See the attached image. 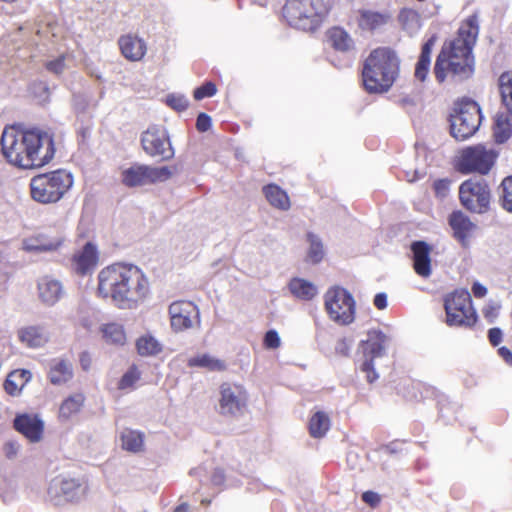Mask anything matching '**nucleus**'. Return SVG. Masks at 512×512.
<instances>
[{
    "mask_svg": "<svg viewBox=\"0 0 512 512\" xmlns=\"http://www.w3.org/2000/svg\"><path fill=\"white\" fill-rule=\"evenodd\" d=\"M4 157L23 169L42 167L55 154L52 134L39 128L5 127L0 139Z\"/></svg>",
    "mask_w": 512,
    "mask_h": 512,
    "instance_id": "nucleus-1",
    "label": "nucleus"
},
{
    "mask_svg": "<svg viewBox=\"0 0 512 512\" xmlns=\"http://www.w3.org/2000/svg\"><path fill=\"white\" fill-rule=\"evenodd\" d=\"M96 293L119 308H133L147 297L149 281L137 266L113 263L98 273Z\"/></svg>",
    "mask_w": 512,
    "mask_h": 512,
    "instance_id": "nucleus-2",
    "label": "nucleus"
},
{
    "mask_svg": "<svg viewBox=\"0 0 512 512\" xmlns=\"http://www.w3.org/2000/svg\"><path fill=\"white\" fill-rule=\"evenodd\" d=\"M479 33V21L477 15L467 18L460 27L458 36L443 45L437 56L434 74L439 83L447 76L457 81L470 78L474 73L473 47Z\"/></svg>",
    "mask_w": 512,
    "mask_h": 512,
    "instance_id": "nucleus-3",
    "label": "nucleus"
},
{
    "mask_svg": "<svg viewBox=\"0 0 512 512\" xmlns=\"http://www.w3.org/2000/svg\"><path fill=\"white\" fill-rule=\"evenodd\" d=\"M399 58L389 48L373 50L364 62L362 78L369 93L387 92L399 74Z\"/></svg>",
    "mask_w": 512,
    "mask_h": 512,
    "instance_id": "nucleus-4",
    "label": "nucleus"
},
{
    "mask_svg": "<svg viewBox=\"0 0 512 512\" xmlns=\"http://www.w3.org/2000/svg\"><path fill=\"white\" fill-rule=\"evenodd\" d=\"M329 10L324 0H287L283 16L288 24L303 31L315 30Z\"/></svg>",
    "mask_w": 512,
    "mask_h": 512,
    "instance_id": "nucleus-5",
    "label": "nucleus"
},
{
    "mask_svg": "<svg viewBox=\"0 0 512 512\" xmlns=\"http://www.w3.org/2000/svg\"><path fill=\"white\" fill-rule=\"evenodd\" d=\"M443 301L448 326L472 328L476 325L478 315L466 289H456L446 294Z\"/></svg>",
    "mask_w": 512,
    "mask_h": 512,
    "instance_id": "nucleus-6",
    "label": "nucleus"
},
{
    "mask_svg": "<svg viewBox=\"0 0 512 512\" xmlns=\"http://www.w3.org/2000/svg\"><path fill=\"white\" fill-rule=\"evenodd\" d=\"M482 120L479 105L471 99L455 103L450 115V131L456 140H466L478 130Z\"/></svg>",
    "mask_w": 512,
    "mask_h": 512,
    "instance_id": "nucleus-7",
    "label": "nucleus"
},
{
    "mask_svg": "<svg viewBox=\"0 0 512 512\" xmlns=\"http://www.w3.org/2000/svg\"><path fill=\"white\" fill-rule=\"evenodd\" d=\"M324 307L329 318L341 325L355 319V301L350 292L340 286L330 287L324 294Z\"/></svg>",
    "mask_w": 512,
    "mask_h": 512,
    "instance_id": "nucleus-8",
    "label": "nucleus"
},
{
    "mask_svg": "<svg viewBox=\"0 0 512 512\" xmlns=\"http://www.w3.org/2000/svg\"><path fill=\"white\" fill-rule=\"evenodd\" d=\"M218 401L220 415L239 417L247 411L249 394L241 384L223 382L219 386Z\"/></svg>",
    "mask_w": 512,
    "mask_h": 512,
    "instance_id": "nucleus-9",
    "label": "nucleus"
},
{
    "mask_svg": "<svg viewBox=\"0 0 512 512\" xmlns=\"http://www.w3.org/2000/svg\"><path fill=\"white\" fill-rule=\"evenodd\" d=\"M496 157L494 150L487 149L484 145L470 146L462 150L458 167L461 172L487 174L494 165Z\"/></svg>",
    "mask_w": 512,
    "mask_h": 512,
    "instance_id": "nucleus-10",
    "label": "nucleus"
},
{
    "mask_svg": "<svg viewBox=\"0 0 512 512\" xmlns=\"http://www.w3.org/2000/svg\"><path fill=\"white\" fill-rule=\"evenodd\" d=\"M87 486L80 478L57 476L49 484L47 494L49 500L58 505L63 501L72 502L86 493Z\"/></svg>",
    "mask_w": 512,
    "mask_h": 512,
    "instance_id": "nucleus-11",
    "label": "nucleus"
},
{
    "mask_svg": "<svg viewBox=\"0 0 512 512\" xmlns=\"http://www.w3.org/2000/svg\"><path fill=\"white\" fill-rule=\"evenodd\" d=\"M141 145L146 154L160 160H169L174 156L167 130L162 126L152 125L141 135Z\"/></svg>",
    "mask_w": 512,
    "mask_h": 512,
    "instance_id": "nucleus-12",
    "label": "nucleus"
},
{
    "mask_svg": "<svg viewBox=\"0 0 512 512\" xmlns=\"http://www.w3.org/2000/svg\"><path fill=\"white\" fill-rule=\"evenodd\" d=\"M171 329L183 332L200 325V312L191 301L178 300L170 304L168 309Z\"/></svg>",
    "mask_w": 512,
    "mask_h": 512,
    "instance_id": "nucleus-13",
    "label": "nucleus"
},
{
    "mask_svg": "<svg viewBox=\"0 0 512 512\" xmlns=\"http://www.w3.org/2000/svg\"><path fill=\"white\" fill-rule=\"evenodd\" d=\"M170 176L171 172L167 167L134 164L122 172V182L128 187H136L158 181H165Z\"/></svg>",
    "mask_w": 512,
    "mask_h": 512,
    "instance_id": "nucleus-14",
    "label": "nucleus"
},
{
    "mask_svg": "<svg viewBox=\"0 0 512 512\" xmlns=\"http://www.w3.org/2000/svg\"><path fill=\"white\" fill-rule=\"evenodd\" d=\"M72 185L73 177L65 170L35 176L30 183L31 192H67Z\"/></svg>",
    "mask_w": 512,
    "mask_h": 512,
    "instance_id": "nucleus-15",
    "label": "nucleus"
},
{
    "mask_svg": "<svg viewBox=\"0 0 512 512\" xmlns=\"http://www.w3.org/2000/svg\"><path fill=\"white\" fill-rule=\"evenodd\" d=\"M100 253L93 242H87L82 248L76 250L71 257V269L78 276L91 274L99 263Z\"/></svg>",
    "mask_w": 512,
    "mask_h": 512,
    "instance_id": "nucleus-16",
    "label": "nucleus"
},
{
    "mask_svg": "<svg viewBox=\"0 0 512 512\" xmlns=\"http://www.w3.org/2000/svg\"><path fill=\"white\" fill-rule=\"evenodd\" d=\"M36 286L39 300L47 306L55 305L64 295L62 282L51 275L39 277Z\"/></svg>",
    "mask_w": 512,
    "mask_h": 512,
    "instance_id": "nucleus-17",
    "label": "nucleus"
},
{
    "mask_svg": "<svg viewBox=\"0 0 512 512\" xmlns=\"http://www.w3.org/2000/svg\"><path fill=\"white\" fill-rule=\"evenodd\" d=\"M448 224L453 231V237L460 243L463 248L469 246L470 238L472 237L477 226L470 220L462 211H453L448 217Z\"/></svg>",
    "mask_w": 512,
    "mask_h": 512,
    "instance_id": "nucleus-18",
    "label": "nucleus"
},
{
    "mask_svg": "<svg viewBox=\"0 0 512 512\" xmlns=\"http://www.w3.org/2000/svg\"><path fill=\"white\" fill-rule=\"evenodd\" d=\"M411 251L413 254V269L415 273L423 278H428L432 274L431 251L432 247L425 241L418 240L412 242Z\"/></svg>",
    "mask_w": 512,
    "mask_h": 512,
    "instance_id": "nucleus-19",
    "label": "nucleus"
},
{
    "mask_svg": "<svg viewBox=\"0 0 512 512\" xmlns=\"http://www.w3.org/2000/svg\"><path fill=\"white\" fill-rule=\"evenodd\" d=\"M13 425L15 430L23 434L31 442H38L42 438L44 423L37 415H17L14 419Z\"/></svg>",
    "mask_w": 512,
    "mask_h": 512,
    "instance_id": "nucleus-20",
    "label": "nucleus"
},
{
    "mask_svg": "<svg viewBox=\"0 0 512 512\" xmlns=\"http://www.w3.org/2000/svg\"><path fill=\"white\" fill-rule=\"evenodd\" d=\"M118 43L122 55L130 61L141 60L147 50L145 41L132 34L121 36Z\"/></svg>",
    "mask_w": 512,
    "mask_h": 512,
    "instance_id": "nucleus-21",
    "label": "nucleus"
},
{
    "mask_svg": "<svg viewBox=\"0 0 512 512\" xmlns=\"http://www.w3.org/2000/svg\"><path fill=\"white\" fill-rule=\"evenodd\" d=\"M189 368L203 369L207 372H224L227 370L225 360L217 358L209 353H199L187 360Z\"/></svg>",
    "mask_w": 512,
    "mask_h": 512,
    "instance_id": "nucleus-22",
    "label": "nucleus"
},
{
    "mask_svg": "<svg viewBox=\"0 0 512 512\" xmlns=\"http://www.w3.org/2000/svg\"><path fill=\"white\" fill-rule=\"evenodd\" d=\"M32 379V373L27 369H15L11 371L4 380L3 388L5 392L12 396H19Z\"/></svg>",
    "mask_w": 512,
    "mask_h": 512,
    "instance_id": "nucleus-23",
    "label": "nucleus"
},
{
    "mask_svg": "<svg viewBox=\"0 0 512 512\" xmlns=\"http://www.w3.org/2000/svg\"><path fill=\"white\" fill-rule=\"evenodd\" d=\"M73 377L72 363L67 359H53L48 371V379L53 385H62Z\"/></svg>",
    "mask_w": 512,
    "mask_h": 512,
    "instance_id": "nucleus-24",
    "label": "nucleus"
},
{
    "mask_svg": "<svg viewBox=\"0 0 512 512\" xmlns=\"http://www.w3.org/2000/svg\"><path fill=\"white\" fill-rule=\"evenodd\" d=\"M386 335L379 330L368 332L367 339L361 342L365 359L374 360L384 352Z\"/></svg>",
    "mask_w": 512,
    "mask_h": 512,
    "instance_id": "nucleus-25",
    "label": "nucleus"
},
{
    "mask_svg": "<svg viewBox=\"0 0 512 512\" xmlns=\"http://www.w3.org/2000/svg\"><path fill=\"white\" fill-rule=\"evenodd\" d=\"M86 397L83 393L78 392L66 397L60 404L58 410V419L61 422L71 420L79 414L84 407Z\"/></svg>",
    "mask_w": 512,
    "mask_h": 512,
    "instance_id": "nucleus-26",
    "label": "nucleus"
},
{
    "mask_svg": "<svg viewBox=\"0 0 512 512\" xmlns=\"http://www.w3.org/2000/svg\"><path fill=\"white\" fill-rule=\"evenodd\" d=\"M63 243L60 236L50 237L47 234L40 233L24 242L27 251L46 252L57 250Z\"/></svg>",
    "mask_w": 512,
    "mask_h": 512,
    "instance_id": "nucleus-27",
    "label": "nucleus"
},
{
    "mask_svg": "<svg viewBox=\"0 0 512 512\" xmlns=\"http://www.w3.org/2000/svg\"><path fill=\"white\" fill-rule=\"evenodd\" d=\"M290 293L299 300L310 301L317 295V287L311 281L294 277L288 283Z\"/></svg>",
    "mask_w": 512,
    "mask_h": 512,
    "instance_id": "nucleus-28",
    "label": "nucleus"
},
{
    "mask_svg": "<svg viewBox=\"0 0 512 512\" xmlns=\"http://www.w3.org/2000/svg\"><path fill=\"white\" fill-rule=\"evenodd\" d=\"M18 338L21 343L29 348H39L44 346L48 338L43 329L39 326H28L18 331Z\"/></svg>",
    "mask_w": 512,
    "mask_h": 512,
    "instance_id": "nucleus-29",
    "label": "nucleus"
},
{
    "mask_svg": "<svg viewBox=\"0 0 512 512\" xmlns=\"http://www.w3.org/2000/svg\"><path fill=\"white\" fill-rule=\"evenodd\" d=\"M463 207L471 213L482 214L490 208V194H459Z\"/></svg>",
    "mask_w": 512,
    "mask_h": 512,
    "instance_id": "nucleus-30",
    "label": "nucleus"
},
{
    "mask_svg": "<svg viewBox=\"0 0 512 512\" xmlns=\"http://www.w3.org/2000/svg\"><path fill=\"white\" fill-rule=\"evenodd\" d=\"M389 18L388 13L364 9L359 11L358 24L361 29L372 31L385 25Z\"/></svg>",
    "mask_w": 512,
    "mask_h": 512,
    "instance_id": "nucleus-31",
    "label": "nucleus"
},
{
    "mask_svg": "<svg viewBox=\"0 0 512 512\" xmlns=\"http://www.w3.org/2000/svg\"><path fill=\"white\" fill-rule=\"evenodd\" d=\"M306 239L309 246L304 261L312 265L319 264L325 257V249L322 240L312 232L306 234Z\"/></svg>",
    "mask_w": 512,
    "mask_h": 512,
    "instance_id": "nucleus-32",
    "label": "nucleus"
},
{
    "mask_svg": "<svg viewBox=\"0 0 512 512\" xmlns=\"http://www.w3.org/2000/svg\"><path fill=\"white\" fill-rule=\"evenodd\" d=\"M416 161L417 165L415 168H407L404 170V177L408 182H415L422 179L426 174V156L427 151L424 146L416 145Z\"/></svg>",
    "mask_w": 512,
    "mask_h": 512,
    "instance_id": "nucleus-33",
    "label": "nucleus"
},
{
    "mask_svg": "<svg viewBox=\"0 0 512 512\" xmlns=\"http://www.w3.org/2000/svg\"><path fill=\"white\" fill-rule=\"evenodd\" d=\"M330 418L323 411H317L309 420V434L313 438H322L330 429Z\"/></svg>",
    "mask_w": 512,
    "mask_h": 512,
    "instance_id": "nucleus-34",
    "label": "nucleus"
},
{
    "mask_svg": "<svg viewBox=\"0 0 512 512\" xmlns=\"http://www.w3.org/2000/svg\"><path fill=\"white\" fill-rule=\"evenodd\" d=\"M104 340L112 345L122 346L126 343V333L123 325L107 323L101 327Z\"/></svg>",
    "mask_w": 512,
    "mask_h": 512,
    "instance_id": "nucleus-35",
    "label": "nucleus"
},
{
    "mask_svg": "<svg viewBox=\"0 0 512 512\" xmlns=\"http://www.w3.org/2000/svg\"><path fill=\"white\" fill-rule=\"evenodd\" d=\"M121 444L126 451L141 452L144 447V434L135 430H125L121 434Z\"/></svg>",
    "mask_w": 512,
    "mask_h": 512,
    "instance_id": "nucleus-36",
    "label": "nucleus"
},
{
    "mask_svg": "<svg viewBox=\"0 0 512 512\" xmlns=\"http://www.w3.org/2000/svg\"><path fill=\"white\" fill-rule=\"evenodd\" d=\"M512 134V125L504 114H497L494 121L493 135L499 144L506 142Z\"/></svg>",
    "mask_w": 512,
    "mask_h": 512,
    "instance_id": "nucleus-37",
    "label": "nucleus"
},
{
    "mask_svg": "<svg viewBox=\"0 0 512 512\" xmlns=\"http://www.w3.org/2000/svg\"><path fill=\"white\" fill-rule=\"evenodd\" d=\"M136 349L141 356H154L162 351V345L153 336L147 334L137 339Z\"/></svg>",
    "mask_w": 512,
    "mask_h": 512,
    "instance_id": "nucleus-38",
    "label": "nucleus"
},
{
    "mask_svg": "<svg viewBox=\"0 0 512 512\" xmlns=\"http://www.w3.org/2000/svg\"><path fill=\"white\" fill-rule=\"evenodd\" d=\"M398 19L403 29L410 34L416 33L421 27L420 15L413 9H402L399 13Z\"/></svg>",
    "mask_w": 512,
    "mask_h": 512,
    "instance_id": "nucleus-39",
    "label": "nucleus"
},
{
    "mask_svg": "<svg viewBox=\"0 0 512 512\" xmlns=\"http://www.w3.org/2000/svg\"><path fill=\"white\" fill-rule=\"evenodd\" d=\"M499 89L503 104L512 116V72H504L499 77Z\"/></svg>",
    "mask_w": 512,
    "mask_h": 512,
    "instance_id": "nucleus-40",
    "label": "nucleus"
},
{
    "mask_svg": "<svg viewBox=\"0 0 512 512\" xmlns=\"http://www.w3.org/2000/svg\"><path fill=\"white\" fill-rule=\"evenodd\" d=\"M330 40L333 47L339 51H349L353 47V40L350 35L341 28H333L330 30Z\"/></svg>",
    "mask_w": 512,
    "mask_h": 512,
    "instance_id": "nucleus-41",
    "label": "nucleus"
},
{
    "mask_svg": "<svg viewBox=\"0 0 512 512\" xmlns=\"http://www.w3.org/2000/svg\"><path fill=\"white\" fill-rule=\"evenodd\" d=\"M141 372L136 365H132L118 381L119 390H127L134 388L135 384L140 380Z\"/></svg>",
    "mask_w": 512,
    "mask_h": 512,
    "instance_id": "nucleus-42",
    "label": "nucleus"
},
{
    "mask_svg": "<svg viewBox=\"0 0 512 512\" xmlns=\"http://www.w3.org/2000/svg\"><path fill=\"white\" fill-rule=\"evenodd\" d=\"M458 192H490V187L482 177H474L461 183Z\"/></svg>",
    "mask_w": 512,
    "mask_h": 512,
    "instance_id": "nucleus-43",
    "label": "nucleus"
},
{
    "mask_svg": "<svg viewBox=\"0 0 512 512\" xmlns=\"http://www.w3.org/2000/svg\"><path fill=\"white\" fill-rule=\"evenodd\" d=\"M166 103L172 109L181 112L188 107V99L182 94H169L166 97Z\"/></svg>",
    "mask_w": 512,
    "mask_h": 512,
    "instance_id": "nucleus-44",
    "label": "nucleus"
},
{
    "mask_svg": "<svg viewBox=\"0 0 512 512\" xmlns=\"http://www.w3.org/2000/svg\"><path fill=\"white\" fill-rule=\"evenodd\" d=\"M266 198L277 209L287 210L290 207L288 194H266Z\"/></svg>",
    "mask_w": 512,
    "mask_h": 512,
    "instance_id": "nucleus-45",
    "label": "nucleus"
},
{
    "mask_svg": "<svg viewBox=\"0 0 512 512\" xmlns=\"http://www.w3.org/2000/svg\"><path fill=\"white\" fill-rule=\"evenodd\" d=\"M216 85L212 82H206L202 86L194 90V98L196 100H202L206 97H212L216 94Z\"/></svg>",
    "mask_w": 512,
    "mask_h": 512,
    "instance_id": "nucleus-46",
    "label": "nucleus"
},
{
    "mask_svg": "<svg viewBox=\"0 0 512 512\" xmlns=\"http://www.w3.org/2000/svg\"><path fill=\"white\" fill-rule=\"evenodd\" d=\"M65 59V55H60L56 59L47 61L45 64L46 69L55 75H60L66 69Z\"/></svg>",
    "mask_w": 512,
    "mask_h": 512,
    "instance_id": "nucleus-47",
    "label": "nucleus"
},
{
    "mask_svg": "<svg viewBox=\"0 0 512 512\" xmlns=\"http://www.w3.org/2000/svg\"><path fill=\"white\" fill-rule=\"evenodd\" d=\"M281 345V340L276 330H268L263 339V346L266 349H277Z\"/></svg>",
    "mask_w": 512,
    "mask_h": 512,
    "instance_id": "nucleus-48",
    "label": "nucleus"
},
{
    "mask_svg": "<svg viewBox=\"0 0 512 512\" xmlns=\"http://www.w3.org/2000/svg\"><path fill=\"white\" fill-rule=\"evenodd\" d=\"M430 63H431L430 60H424V59H420V58L418 59V61L416 63V67H415V77L419 81L423 82L427 78V75L429 73Z\"/></svg>",
    "mask_w": 512,
    "mask_h": 512,
    "instance_id": "nucleus-49",
    "label": "nucleus"
},
{
    "mask_svg": "<svg viewBox=\"0 0 512 512\" xmlns=\"http://www.w3.org/2000/svg\"><path fill=\"white\" fill-rule=\"evenodd\" d=\"M374 360L365 359L361 365V371L366 373V379L369 383H373L378 379V374L374 369Z\"/></svg>",
    "mask_w": 512,
    "mask_h": 512,
    "instance_id": "nucleus-50",
    "label": "nucleus"
},
{
    "mask_svg": "<svg viewBox=\"0 0 512 512\" xmlns=\"http://www.w3.org/2000/svg\"><path fill=\"white\" fill-rule=\"evenodd\" d=\"M212 124L211 117L206 113H200L196 120V127L200 132H206Z\"/></svg>",
    "mask_w": 512,
    "mask_h": 512,
    "instance_id": "nucleus-51",
    "label": "nucleus"
},
{
    "mask_svg": "<svg viewBox=\"0 0 512 512\" xmlns=\"http://www.w3.org/2000/svg\"><path fill=\"white\" fill-rule=\"evenodd\" d=\"M63 194H31L34 201L47 204L57 202Z\"/></svg>",
    "mask_w": 512,
    "mask_h": 512,
    "instance_id": "nucleus-52",
    "label": "nucleus"
},
{
    "mask_svg": "<svg viewBox=\"0 0 512 512\" xmlns=\"http://www.w3.org/2000/svg\"><path fill=\"white\" fill-rule=\"evenodd\" d=\"M362 500L369 506L375 508L377 507L381 502V497L379 494H377L374 491H365L362 494Z\"/></svg>",
    "mask_w": 512,
    "mask_h": 512,
    "instance_id": "nucleus-53",
    "label": "nucleus"
},
{
    "mask_svg": "<svg viewBox=\"0 0 512 512\" xmlns=\"http://www.w3.org/2000/svg\"><path fill=\"white\" fill-rule=\"evenodd\" d=\"M33 93L39 98L40 101L45 102L49 97V88L45 83H38L33 86Z\"/></svg>",
    "mask_w": 512,
    "mask_h": 512,
    "instance_id": "nucleus-54",
    "label": "nucleus"
},
{
    "mask_svg": "<svg viewBox=\"0 0 512 512\" xmlns=\"http://www.w3.org/2000/svg\"><path fill=\"white\" fill-rule=\"evenodd\" d=\"M503 338V333L500 328L494 327L488 330V339L492 346H498Z\"/></svg>",
    "mask_w": 512,
    "mask_h": 512,
    "instance_id": "nucleus-55",
    "label": "nucleus"
},
{
    "mask_svg": "<svg viewBox=\"0 0 512 512\" xmlns=\"http://www.w3.org/2000/svg\"><path fill=\"white\" fill-rule=\"evenodd\" d=\"M434 44H435V37H431L430 39H428L422 46V50H421L419 58L431 61V52H432V47L434 46Z\"/></svg>",
    "mask_w": 512,
    "mask_h": 512,
    "instance_id": "nucleus-56",
    "label": "nucleus"
},
{
    "mask_svg": "<svg viewBox=\"0 0 512 512\" xmlns=\"http://www.w3.org/2000/svg\"><path fill=\"white\" fill-rule=\"evenodd\" d=\"M226 475L222 468H215L211 474V482L216 486H221L225 483Z\"/></svg>",
    "mask_w": 512,
    "mask_h": 512,
    "instance_id": "nucleus-57",
    "label": "nucleus"
},
{
    "mask_svg": "<svg viewBox=\"0 0 512 512\" xmlns=\"http://www.w3.org/2000/svg\"><path fill=\"white\" fill-rule=\"evenodd\" d=\"M452 181L445 178L436 180L433 184L435 192H446L451 189Z\"/></svg>",
    "mask_w": 512,
    "mask_h": 512,
    "instance_id": "nucleus-58",
    "label": "nucleus"
},
{
    "mask_svg": "<svg viewBox=\"0 0 512 512\" xmlns=\"http://www.w3.org/2000/svg\"><path fill=\"white\" fill-rule=\"evenodd\" d=\"M373 304L379 310L385 309L387 307V295L385 293L376 294L373 300Z\"/></svg>",
    "mask_w": 512,
    "mask_h": 512,
    "instance_id": "nucleus-59",
    "label": "nucleus"
},
{
    "mask_svg": "<svg viewBox=\"0 0 512 512\" xmlns=\"http://www.w3.org/2000/svg\"><path fill=\"white\" fill-rule=\"evenodd\" d=\"M498 355L509 365H512V352L509 348L502 346L497 350Z\"/></svg>",
    "mask_w": 512,
    "mask_h": 512,
    "instance_id": "nucleus-60",
    "label": "nucleus"
},
{
    "mask_svg": "<svg viewBox=\"0 0 512 512\" xmlns=\"http://www.w3.org/2000/svg\"><path fill=\"white\" fill-rule=\"evenodd\" d=\"M472 293L476 298H483L487 294V288L482 284L475 282L472 285Z\"/></svg>",
    "mask_w": 512,
    "mask_h": 512,
    "instance_id": "nucleus-61",
    "label": "nucleus"
},
{
    "mask_svg": "<svg viewBox=\"0 0 512 512\" xmlns=\"http://www.w3.org/2000/svg\"><path fill=\"white\" fill-rule=\"evenodd\" d=\"M80 364L84 370H88L91 365V357L88 352H83L80 355Z\"/></svg>",
    "mask_w": 512,
    "mask_h": 512,
    "instance_id": "nucleus-62",
    "label": "nucleus"
},
{
    "mask_svg": "<svg viewBox=\"0 0 512 512\" xmlns=\"http://www.w3.org/2000/svg\"><path fill=\"white\" fill-rule=\"evenodd\" d=\"M502 192H512V175L507 176L501 182Z\"/></svg>",
    "mask_w": 512,
    "mask_h": 512,
    "instance_id": "nucleus-63",
    "label": "nucleus"
},
{
    "mask_svg": "<svg viewBox=\"0 0 512 512\" xmlns=\"http://www.w3.org/2000/svg\"><path fill=\"white\" fill-rule=\"evenodd\" d=\"M502 206L507 211L512 212V194H503Z\"/></svg>",
    "mask_w": 512,
    "mask_h": 512,
    "instance_id": "nucleus-64",
    "label": "nucleus"
}]
</instances>
